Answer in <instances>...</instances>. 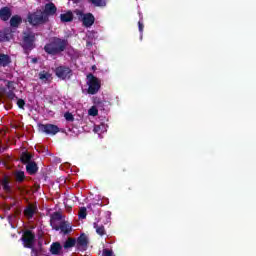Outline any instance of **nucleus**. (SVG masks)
<instances>
[{
	"label": "nucleus",
	"mask_w": 256,
	"mask_h": 256,
	"mask_svg": "<svg viewBox=\"0 0 256 256\" xmlns=\"http://www.w3.org/2000/svg\"><path fill=\"white\" fill-rule=\"evenodd\" d=\"M68 45L69 42L66 39L53 37L45 44L44 51L51 57H57V55H61L67 49Z\"/></svg>",
	"instance_id": "1"
},
{
	"label": "nucleus",
	"mask_w": 256,
	"mask_h": 256,
	"mask_svg": "<svg viewBox=\"0 0 256 256\" xmlns=\"http://www.w3.org/2000/svg\"><path fill=\"white\" fill-rule=\"evenodd\" d=\"M35 41L37 38L35 37V33L31 31L23 32L22 40L20 42V47H22L25 55H29L32 49H35Z\"/></svg>",
	"instance_id": "2"
},
{
	"label": "nucleus",
	"mask_w": 256,
	"mask_h": 256,
	"mask_svg": "<svg viewBox=\"0 0 256 256\" xmlns=\"http://www.w3.org/2000/svg\"><path fill=\"white\" fill-rule=\"evenodd\" d=\"M87 80L88 95H97V93H99V90L101 89V80L91 73L87 75Z\"/></svg>",
	"instance_id": "3"
},
{
	"label": "nucleus",
	"mask_w": 256,
	"mask_h": 256,
	"mask_svg": "<svg viewBox=\"0 0 256 256\" xmlns=\"http://www.w3.org/2000/svg\"><path fill=\"white\" fill-rule=\"evenodd\" d=\"M28 22L30 25H45V23L49 22V18H46L43 14V11L37 10L34 13L28 14Z\"/></svg>",
	"instance_id": "4"
},
{
	"label": "nucleus",
	"mask_w": 256,
	"mask_h": 256,
	"mask_svg": "<svg viewBox=\"0 0 256 256\" xmlns=\"http://www.w3.org/2000/svg\"><path fill=\"white\" fill-rule=\"evenodd\" d=\"M54 73L58 79L65 81L66 79H71L73 77V70L69 66L61 65L55 68Z\"/></svg>",
	"instance_id": "5"
},
{
	"label": "nucleus",
	"mask_w": 256,
	"mask_h": 256,
	"mask_svg": "<svg viewBox=\"0 0 256 256\" xmlns=\"http://www.w3.org/2000/svg\"><path fill=\"white\" fill-rule=\"evenodd\" d=\"M20 240L25 249L33 248L35 246V233L31 230H25Z\"/></svg>",
	"instance_id": "6"
},
{
	"label": "nucleus",
	"mask_w": 256,
	"mask_h": 256,
	"mask_svg": "<svg viewBox=\"0 0 256 256\" xmlns=\"http://www.w3.org/2000/svg\"><path fill=\"white\" fill-rule=\"evenodd\" d=\"M38 129L42 133H45L46 135L55 136L57 133L61 131L59 126L55 124H38Z\"/></svg>",
	"instance_id": "7"
},
{
	"label": "nucleus",
	"mask_w": 256,
	"mask_h": 256,
	"mask_svg": "<svg viewBox=\"0 0 256 256\" xmlns=\"http://www.w3.org/2000/svg\"><path fill=\"white\" fill-rule=\"evenodd\" d=\"M89 247V237H87V234L82 233L77 239H76V248L78 251H87Z\"/></svg>",
	"instance_id": "8"
},
{
	"label": "nucleus",
	"mask_w": 256,
	"mask_h": 256,
	"mask_svg": "<svg viewBox=\"0 0 256 256\" xmlns=\"http://www.w3.org/2000/svg\"><path fill=\"white\" fill-rule=\"evenodd\" d=\"M53 229L54 231H61V233H63L64 235H69V233L73 231V228L68 221H61L60 224H58Z\"/></svg>",
	"instance_id": "9"
},
{
	"label": "nucleus",
	"mask_w": 256,
	"mask_h": 256,
	"mask_svg": "<svg viewBox=\"0 0 256 256\" xmlns=\"http://www.w3.org/2000/svg\"><path fill=\"white\" fill-rule=\"evenodd\" d=\"M42 13L46 19H49V17H53V15L57 13V6H55L53 2L47 3L45 4Z\"/></svg>",
	"instance_id": "10"
},
{
	"label": "nucleus",
	"mask_w": 256,
	"mask_h": 256,
	"mask_svg": "<svg viewBox=\"0 0 256 256\" xmlns=\"http://www.w3.org/2000/svg\"><path fill=\"white\" fill-rule=\"evenodd\" d=\"M81 17L84 27H93V24L95 23V16L92 13H81Z\"/></svg>",
	"instance_id": "11"
},
{
	"label": "nucleus",
	"mask_w": 256,
	"mask_h": 256,
	"mask_svg": "<svg viewBox=\"0 0 256 256\" xmlns=\"http://www.w3.org/2000/svg\"><path fill=\"white\" fill-rule=\"evenodd\" d=\"M59 221H63V215L61 212H54L50 216V226L52 229L59 225Z\"/></svg>",
	"instance_id": "12"
},
{
	"label": "nucleus",
	"mask_w": 256,
	"mask_h": 256,
	"mask_svg": "<svg viewBox=\"0 0 256 256\" xmlns=\"http://www.w3.org/2000/svg\"><path fill=\"white\" fill-rule=\"evenodd\" d=\"M37 213V205L29 204L24 209V215L27 217V219H33V216Z\"/></svg>",
	"instance_id": "13"
},
{
	"label": "nucleus",
	"mask_w": 256,
	"mask_h": 256,
	"mask_svg": "<svg viewBox=\"0 0 256 256\" xmlns=\"http://www.w3.org/2000/svg\"><path fill=\"white\" fill-rule=\"evenodd\" d=\"M1 185L5 193H13V189L11 188V180H9V176H4L2 178Z\"/></svg>",
	"instance_id": "14"
},
{
	"label": "nucleus",
	"mask_w": 256,
	"mask_h": 256,
	"mask_svg": "<svg viewBox=\"0 0 256 256\" xmlns=\"http://www.w3.org/2000/svg\"><path fill=\"white\" fill-rule=\"evenodd\" d=\"M61 251H63V246L59 242H53L50 246L51 255H61Z\"/></svg>",
	"instance_id": "15"
},
{
	"label": "nucleus",
	"mask_w": 256,
	"mask_h": 256,
	"mask_svg": "<svg viewBox=\"0 0 256 256\" xmlns=\"http://www.w3.org/2000/svg\"><path fill=\"white\" fill-rule=\"evenodd\" d=\"M0 19L2 21H9V19H11V9L9 7L0 9Z\"/></svg>",
	"instance_id": "16"
},
{
	"label": "nucleus",
	"mask_w": 256,
	"mask_h": 256,
	"mask_svg": "<svg viewBox=\"0 0 256 256\" xmlns=\"http://www.w3.org/2000/svg\"><path fill=\"white\" fill-rule=\"evenodd\" d=\"M26 171L29 175H35V173H37V171H39V166H37V163L34 161L29 162L26 165Z\"/></svg>",
	"instance_id": "17"
},
{
	"label": "nucleus",
	"mask_w": 256,
	"mask_h": 256,
	"mask_svg": "<svg viewBox=\"0 0 256 256\" xmlns=\"http://www.w3.org/2000/svg\"><path fill=\"white\" fill-rule=\"evenodd\" d=\"M8 65H11V56L0 53V67H8Z\"/></svg>",
	"instance_id": "18"
},
{
	"label": "nucleus",
	"mask_w": 256,
	"mask_h": 256,
	"mask_svg": "<svg viewBox=\"0 0 256 256\" xmlns=\"http://www.w3.org/2000/svg\"><path fill=\"white\" fill-rule=\"evenodd\" d=\"M31 159H33V155L28 152H22L20 161L23 165H29V163H32L33 161H31Z\"/></svg>",
	"instance_id": "19"
},
{
	"label": "nucleus",
	"mask_w": 256,
	"mask_h": 256,
	"mask_svg": "<svg viewBox=\"0 0 256 256\" xmlns=\"http://www.w3.org/2000/svg\"><path fill=\"white\" fill-rule=\"evenodd\" d=\"M60 21L62 23H71V21H73V12L68 11L64 14L60 15Z\"/></svg>",
	"instance_id": "20"
},
{
	"label": "nucleus",
	"mask_w": 256,
	"mask_h": 256,
	"mask_svg": "<svg viewBox=\"0 0 256 256\" xmlns=\"http://www.w3.org/2000/svg\"><path fill=\"white\" fill-rule=\"evenodd\" d=\"M23 23V18H21V16L19 15H14L11 17L10 19V27H19V24Z\"/></svg>",
	"instance_id": "21"
},
{
	"label": "nucleus",
	"mask_w": 256,
	"mask_h": 256,
	"mask_svg": "<svg viewBox=\"0 0 256 256\" xmlns=\"http://www.w3.org/2000/svg\"><path fill=\"white\" fill-rule=\"evenodd\" d=\"M93 227L95 228L97 235H100V237L107 235V231H105V226H103V224L99 225L97 222H94Z\"/></svg>",
	"instance_id": "22"
},
{
	"label": "nucleus",
	"mask_w": 256,
	"mask_h": 256,
	"mask_svg": "<svg viewBox=\"0 0 256 256\" xmlns=\"http://www.w3.org/2000/svg\"><path fill=\"white\" fill-rule=\"evenodd\" d=\"M63 247H64V249H71L73 247H77V239L69 237L65 241Z\"/></svg>",
	"instance_id": "23"
},
{
	"label": "nucleus",
	"mask_w": 256,
	"mask_h": 256,
	"mask_svg": "<svg viewBox=\"0 0 256 256\" xmlns=\"http://www.w3.org/2000/svg\"><path fill=\"white\" fill-rule=\"evenodd\" d=\"M94 105L100 111H105V101L101 100V98L95 97L93 100Z\"/></svg>",
	"instance_id": "24"
},
{
	"label": "nucleus",
	"mask_w": 256,
	"mask_h": 256,
	"mask_svg": "<svg viewBox=\"0 0 256 256\" xmlns=\"http://www.w3.org/2000/svg\"><path fill=\"white\" fill-rule=\"evenodd\" d=\"M16 183H23L25 181V172L23 171H16L14 173Z\"/></svg>",
	"instance_id": "25"
},
{
	"label": "nucleus",
	"mask_w": 256,
	"mask_h": 256,
	"mask_svg": "<svg viewBox=\"0 0 256 256\" xmlns=\"http://www.w3.org/2000/svg\"><path fill=\"white\" fill-rule=\"evenodd\" d=\"M94 7H107V0H89Z\"/></svg>",
	"instance_id": "26"
},
{
	"label": "nucleus",
	"mask_w": 256,
	"mask_h": 256,
	"mask_svg": "<svg viewBox=\"0 0 256 256\" xmlns=\"http://www.w3.org/2000/svg\"><path fill=\"white\" fill-rule=\"evenodd\" d=\"M14 91L15 90H4L7 99H10V101H13V99H17V95H15Z\"/></svg>",
	"instance_id": "27"
},
{
	"label": "nucleus",
	"mask_w": 256,
	"mask_h": 256,
	"mask_svg": "<svg viewBox=\"0 0 256 256\" xmlns=\"http://www.w3.org/2000/svg\"><path fill=\"white\" fill-rule=\"evenodd\" d=\"M5 83H6V89H4V91H15V82L5 80Z\"/></svg>",
	"instance_id": "28"
},
{
	"label": "nucleus",
	"mask_w": 256,
	"mask_h": 256,
	"mask_svg": "<svg viewBox=\"0 0 256 256\" xmlns=\"http://www.w3.org/2000/svg\"><path fill=\"white\" fill-rule=\"evenodd\" d=\"M31 249L30 255L31 256H39L41 253H43V248L37 249L35 246H32V248H28Z\"/></svg>",
	"instance_id": "29"
},
{
	"label": "nucleus",
	"mask_w": 256,
	"mask_h": 256,
	"mask_svg": "<svg viewBox=\"0 0 256 256\" xmlns=\"http://www.w3.org/2000/svg\"><path fill=\"white\" fill-rule=\"evenodd\" d=\"M89 115H91L92 117H97L99 115V109L97 108V106H92L89 110H88Z\"/></svg>",
	"instance_id": "30"
},
{
	"label": "nucleus",
	"mask_w": 256,
	"mask_h": 256,
	"mask_svg": "<svg viewBox=\"0 0 256 256\" xmlns=\"http://www.w3.org/2000/svg\"><path fill=\"white\" fill-rule=\"evenodd\" d=\"M49 77H51V74H49V72H40L39 73V79H41V81H48Z\"/></svg>",
	"instance_id": "31"
},
{
	"label": "nucleus",
	"mask_w": 256,
	"mask_h": 256,
	"mask_svg": "<svg viewBox=\"0 0 256 256\" xmlns=\"http://www.w3.org/2000/svg\"><path fill=\"white\" fill-rule=\"evenodd\" d=\"M79 219H87V208L82 207L79 211Z\"/></svg>",
	"instance_id": "32"
},
{
	"label": "nucleus",
	"mask_w": 256,
	"mask_h": 256,
	"mask_svg": "<svg viewBox=\"0 0 256 256\" xmlns=\"http://www.w3.org/2000/svg\"><path fill=\"white\" fill-rule=\"evenodd\" d=\"M64 117H65L66 121H69L71 123H73L75 121V116H73V114L70 112H66L64 114Z\"/></svg>",
	"instance_id": "33"
},
{
	"label": "nucleus",
	"mask_w": 256,
	"mask_h": 256,
	"mask_svg": "<svg viewBox=\"0 0 256 256\" xmlns=\"http://www.w3.org/2000/svg\"><path fill=\"white\" fill-rule=\"evenodd\" d=\"M103 205V202L98 201L97 203H91L87 206L88 209H93V207H101Z\"/></svg>",
	"instance_id": "34"
},
{
	"label": "nucleus",
	"mask_w": 256,
	"mask_h": 256,
	"mask_svg": "<svg viewBox=\"0 0 256 256\" xmlns=\"http://www.w3.org/2000/svg\"><path fill=\"white\" fill-rule=\"evenodd\" d=\"M17 106L19 107V109H25V100L18 99L17 100Z\"/></svg>",
	"instance_id": "35"
},
{
	"label": "nucleus",
	"mask_w": 256,
	"mask_h": 256,
	"mask_svg": "<svg viewBox=\"0 0 256 256\" xmlns=\"http://www.w3.org/2000/svg\"><path fill=\"white\" fill-rule=\"evenodd\" d=\"M102 256H113V250L103 249Z\"/></svg>",
	"instance_id": "36"
},
{
	"label": "nucleus",
	"mask_w": 256,
	"mask_h": 256,
	"mask_svg": "<svg viewBox=\"0 0 256 256\" xmlns=\"http://www.w3.org/2000/svg\"><path fill=\"white\" fill-rule=\"evenodd\" d=\"M144 27H145V26L143 25V22H142V21H139V22H138V29H139L140 33H143Z\"/></svg>",
	"instance_id": "37"
},
{
	"label": "nucleus",
	"mask_w": 256,
	"mask_h": 256,
	"mask_svg": "<svg viewBox=\"0 0 256 256\" xmlns=\"http://www.w3.org/2000/svg\"><path fill=\"white\" fill-rule=\"evenodd\" d=\"M16 189H17V191H19V193H21V195H23V193H25V188H23L21 186H17Z\"/></svg>",
	"instance_id": "38"
},
{
	"label": "nucleus",
	"mask_w": 256,
	"mask_h": 256,
	"mask_svg": "<svg viewBox=\"0 0 256 256\" xmlns=\"http://www.w3.org/2000/svg\"><path fill=\"white\" fill-rule=\"evenodd\" d=\"M86 47H88V48L93 47V42H91V40H87Z\"/></svg>",
	"instance_id": "39"
},
{
	"label": "nucleus",
	"mask_w": 256,
	"mask_h": 256,
	"mask_svg": "<svg viewBox=\"0 0 256 256\" xmlns=\"http://www.w3.org/2000/svg\"><path fill=\"white\" fill-rule=\"evenodd\" d=\"M93 131L94 133H99V131H101V126H95Z\"/></svg>",
	"instance_id": "40"
},
{
	"label": "nucleus",
	"mask_w": 256,
	"mask_h": 256,
	"mask_svg": "<svg viewBox=\"0 0 256 256\" xmlns=\"http://www.w3.org/2000/svg\"><path fill=\"white\" fill-rule=\"evenodd\" d=\"M37 61H38L37 58L32 59V63H37Z\"/></svg>",
	"instance_id": "41"
},
{
	"label": "nucleus",
	"mask_w": 256,
	"mask_h": 256,
	"mask_svg": "<svg viewBox=\"0 0 256 256\" xmlns=\"http://www.w3.org/2000/svg\"><path fill=\"white\" fill-rule=\"evenodd\" d=\"M73 3H79V0H71Z\"/></svg>",
	"instance_id": "42"
},
{
	"label": "nucleus",
	"mask_w": 256,
	"mask_h": 256,
	"mask_svg": "<svg viewBox=\"0 0 256 256\" xmlns=\"http://www.w3.org/2000/svg\"><path fill=\"white\" fill-rule=\"evenodd\" d=\"M10 207H15V203H12V204L10 205Z\"/></svg>",
	"instance_id": "43"
}]
</instances>
